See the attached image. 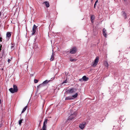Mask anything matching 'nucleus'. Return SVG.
Wrapping results in <instances>:
<instances>
[{
    "mask_svg": "<svg viewBox=\"0 0 130 130\" xmlns=\"http://www.w3.org/2000/svg\"><path fill=\"white\" fill-rule=\"evenodd\" d=\"M74 114H71L69 117L68 119L69 120H71L74 118Z\"/></svg>",
    "mask_w": 130,
    "mask_h": 130,
    "instance_id": "obj_14",
    "label": "nucleus"
},
{
    "mask_svg": "<svg viewBox=\"0 0 130 130\" xmlns=\"http://www.w3.org/2000/svg\"><path fill=\"white\" fill-rule=\"evenodd\" d=\"M27 108V106H26L23 109L21 113H23L26 110Z\"/></svg>",
    "mask_w": 130,
    "mask_h": 130,
    "instance_id": "obj_20",
    "label": "nucleus"
},
{
    "mask_svg": "<svg viewBox=\"0 0 130 130\" xmlns=\"http://www.w3.org/2000/svg\"><path fill=\"white\" fill-rule=\"evenodd\" d=\"M76 60V59H72L71 57L70 58V60L71 62L75 61Z\"/></svg>",
    "mask_w": 130,
    "mask_h": 130,
    "instance_id": "obj_17",
    "label": "nucleus"
},
{
    "mask_svg": "<svg viewBox=\"0 0 130 130\" xmlns=\"http://www.w3.org/2000/svg\"><path fill=\"white\" fill-rule=\"evenodd\" d=\"M77 95H78V94L77 93H76L75 94L73 95L72 96V98H75L77 96Z\"/></svg>",
    "mask_w": 130,
    "mask_h": 130,
    "instance_id": "obj_19",
    "label": "nucleus"
},
{
    "mask_svg": "<svg viewBox=\"0 0 130 130\" xmlns=\"http://www.w3.org/2000/svg\"><path fill=\"white\" fill-rule=\"evenodd\" d=\"M0 41L2 42V38L1 37L0 38Z\"/></svg>",
    "mask_w": 130,
    "mask_h": 130,
    "instance_id": "obj_27",
    "label": "nucleus"
},
{
    "mask_svg": "<svg viewBox=\"0 0 130 130\" xmlns=\"http://www.w3.org/2000/svg\"><path fill=\"white\" fill-rule=\"evenodd\" d=\"M9 90L11 93H14L18 91V89L17 86L16 85H14L13 88H11L9 89Z\"/></svg>",
    "mask_w": 130,
    "mask_h": 130,
    "instance_id": "obj_1",
    "label": "nucleus"
},
{
    "mask_svg": "<svg viewBox=\"0 0 130 130\" xmlns=\"http://www.w3.org/2000/svg\"><path fill=\"white\" fill-rule=\"evenodd\" d=\"M86 124V123L85 122L83 123H82L80 124L79 126V127L81 129H83L85 126Z\"/></svg>",
    "mask_w": 130,
    "mask_h": 130,
    "instance_id": "obj_4",
    "label": "nucleus"
},
{
    "mask_svg": "<svg viewBox=\"0 0 130 130\" xmlns=\"http://www.w3.org/2000/svg\"><path fill=\"white\" fill-rule=\"evenodd\" d=\"M82 80H83V77L82 78H80L79 79V81H82Z\"/></svg>",
    "mask_w": 130,
    "mask_h": 130,
    "instance_id": "obj_26",
    "label": "nucleus"
},
{
    "mask_svg": "<svg viewBox=\"0 0 130 130\" xmlns=\"http://www.w3.org/2000/svg\"><path fill=\"white\" fill-rule=\"evenodd\" d=\"M82 77L83 80L84 81H86L89 79L86 76H84Z\"/></svg>",
    "mask_w": 130,
    "mask_h": 130,
    "instance_id": "obj_10",
    "label": "nucleus"
},
{
    "mask_svg": "<svg viewBox=\"0 0 130 130\" xmlns=\"http://www.w3.org/2000/svg\"><path fill=\"white\" fill-rule=\"evenodd\" d=\"M10 61V59H8V63H9Z\"/></svg>",
    "mask_w": 130,
    "mask_h": 130,
    "instance_id": "obj_28",
    "label": "nucleus"
},
{
    "mask_svg": "<svg viewBox=\"0 0 130 130\" xmlns=\"http://www.w3.org/2000/svg\"><path fill=\"white\" fill-rule=\"evenodd\" d=\"M76 91V89L74 88H71L68 91L70 93H72Z\"/></svg>",
    "mask_w": 130,
    "mask_h": 130,
    "instance_id": "obj_7",
    "label": "nucleus"
},
{
    "mask_svg": "<svg viewBox=\"0 0 130 130\" xmlns=\"http://www.w3.org/2000/svg\"><path fill=\"white\" fill-rule=\"evenodd\" d=\"M124 1H125L126 0H124Z\"/></svg>",
    "mask_w": 130,
    "mask_h": 130,
    "instance_id": "obj_37",
    "label": "nucleus"
},
{
    "mask_svg": "<svg viewBox=\"0 0 130 130\" xmlns=\"http://www.w3.org/2000/svg\"><path fill=\"white\" fill-rule=\"evenodd\" d=\"M11 34L10 32H7L6 33V37L9 38L11 37Z\"/></svg>",
    "mask_w": 130,
    "mask_h": 130,
    "instance_id": "obj_11",
    "label": "nucleus"
},
{
    "mask_svg": "<svg viewBox=\"0 0 130 130\" xmlns=\"http://www.w3.org/2000/svg\"><path fill=\"white\" fill-rule=\"evenodd\" d=\"M96 3H95V4H94V5L95 6H96Z\"/></svg>",
    "mask_w": 130,
    "mask_h": 130,
    "instance_id": "obj_34",
    "label": "nucleus"
},
{
    "mask_svg": "<svg viewBox=\"0 0 130 130\" xmlns=\"http://www.w3.org/2000/svg\"><path fill=\"white\" fill-rule=\"evenodd\" d=\"M49 81H48L47 80H45V81H44L42 84H40L38 86V88L40 87L43 86H44V84L48 83L49 82Z\"/></svg>",
    "mask_w": 130,
    "mask_h": 130,
    "instance_id": "obj_5",
    "label": "nucleus"
},
{
    "mask_svg": "<svg viewBox=\"0 0 130 130\" xmlns=\"http://www.w3.org/2000/svg\"><path fill=\"white\" fill-rule=\"evenodd\" d=\"M46 127L43 126L42 129L41 130H46Z\"/></svg>",
    "mask_w": 130,
    "mask_h": 130,
    "instance_id": "obj_21",
    "label": "nucleus"
},
{
    "mask_svg": "<svg viewBox=\"0 0 130 130\" xmlns=\"http://www.w3.org/2000/svg\"><path fill=\"white\" fill-rule=\"evenodd\" d=\"M13 47V46H12L11 47V48H12Z\"/></svg>",
    "mask_w": 130,
    "mask_h": 130,
    "instance_id": "obj_35",
    "label": "nucleus"
},
{
    "mask_svg": "<svg viewBox=\"0 0 130 130\" xmlns=\"http://www.w3.org/2000/svg\"><path fill=\"white\" fill-rule=\"evenodd\" d=\"M1 103V100L0 99V104Z\"/></svg>",
    "mask_w": 130,
    "mask_h": 130,
    "instance_id": "obj_33",
    "label": "nucleus"
},
{
    "mask_svg": "<svg viewBox=\"0 0 130 130\" xmlns=\"http://www.w3.org/2000/svg\"><path fill=\"white\" fill-rule=\"evenodd\" d=\"M54 55L53 53L52 55L51 56V58L50 59L51 61H53L54 59Z\"/></svg>",
    "mask_w": 130,
    "mask_h": 130,
    "instance_id": "obj_16",
    "label": "nucleus"
},
{
    "mask_svg": "<svg viewBox=\"0 0 130 130\" xmlns=\"http://www.w3.org/2000/svg\"><path fill=\"white\" fill-rule=\"evenodd\" d=\"M1 13L0 12V16L1 15Z\"/></svg>",
    "mask_w": 130,
    "mask_h": 130,
    "instance_id": "obj_36",
    "label": "nucleus"
},
{
    "mask_svg": "<svg viewBox=\"0 0 130 130\" xmlns=\"http://www.w3.org/2000/svg\"><path fill=\"white\" fill-rule=\"evenodd\" d=\"M47 123V120L45 119L43 123V126L46 127V124Z\"/></svg>",
    "mask_w": 130,
    "mask_h": 130,
    "instance_id": "obj_12",
    "label": "nucleus"
},
{
    "mask_svg": "<svg viewBox=\"0 0 130 130\" xmlns=\"http://www.w3.org/2000/svg\"><path fill=\"white\" fill-rule=\"evenodd\" d=\"M95 19V16L94 15H92L91 17V22L92 23H93L94 22L93 20Z\"/></svg>",
    "mask_w": 130,
    "mask_h": 130,
    "instance_id": "obj_13",
    "label": "nucleus"
},
{
    "mask_svg": "<svg viewBox=\"0 0 130 130\" xmlns=\"http://www.w3.org/2000/svg\"><path fill=\"white\" fill-rule=\"evenodd\" d=\"M74 98H73L72 96H69L67 97H66L65 98V100H71L73 99Z\"/></svg>",
    "mask_w": 130,
    "mask_h": 130,
    "instance_id": "obj_9",
    "label": "nucleus"
},
{
    "mask_svg": "<svg viewBox=\"0 0 130 130\" xmlns=\"http://www.w3.org/2000/svg\"><path fill=\"white\" fill-rule=\"evenodd\" d=\"M103 35L106 38L107 35L106 34V30L105 28H104L103 30Z\"/></svg>",
    "mask_w": 130,
    "mask_h": 130,
    "instance_id": "obj_8",
    "label": "nucleus"
},
{
    "mask_svg": "<svg viewBox=\"0 0 130 130\" xmlns=\"http://www.w3.org/2000/svg\"><path fill=\"white\" fill-rule=\"evenodd\" d=\"M122 14L124 16V17L125 18H126V13L124 12H122Z\"/></svg>",
    "mask_w": 130,
    "mask_h": 130,
    "instance_id": "obj_18",
    "label": "nucleus"
},
{
    "mask_svg": "<svg viewBox=\"0 0 130 130\" xmlns=\"http://www.w3.org/2000/svg\"><path fill=\"white\" fill-rule=\"evenodd\" d=\"M67 82V79H66L62 83V84L64 83H66Z\"/></svg>",
    "mask_w": 130,
    "mask_h": 130,
    "instance_id": "obj_24",
    "label": "nucleus"
},
{
    "mask_svg": "<svg viewBox=\"0 0 130 130\" xmlns=\"http://www.w3.org/2000/svg\"><path fill=\"white\" fill-rule=\"evenodd\" d=\"M23 121V119H21L20 120H19V124H20V125H21V123L22 122V121Z\"/></svg>",
    "mask_w": 130,
    "mask_h": 130,
    "instance_id": "obj_22",
    "label": "nucleus"
},
{
    "mask_svg": "<svg viewBox=\"0 0 130 130\" xmlns=\"http://www.w3.org/2000/svg\"><path fill=\"white\" fill-rule=\"evenodd\" d=\"M37 28V27L34 24L33 26V28H32V35H34L36 32V29Z\"/></svg>",
    "mask_w": 130,
    "mask_h": 130,
    "instance_id": "obj_6",
    "label": "nucleus"
},
{
    "mask_svg": "<svg viewBox=\"0 0 130 130\" xmlns=\"http://www.w3.org/2000/svg\"><path fill=\"white\" fill-rule=\"evenodd\" d=\"M99 58L98 57H96L93 62V63L92 66L93 67H95L99 61Z\"/></svg>",
    "mask_w": 130,
    "mask_h": 130,
    "instance_id": "obj_2",
    "label": "nucleus"
},
{
    "mask_svg": "<svg viewBox=\"0 0 130 130\" xmlns=\"http://www.w3.org/2000/svg\"><path fill=\"white\" fill-rule=\"evenodd\" d=\"M2 124H0V128L2 126Z\"/></svg>",
    "mask_w": 130,
    "mask_h": 130,
    "instance_id": "obj_31",
    "label": "nucleus"
},
{
    "mask_svg": "<svg viewBox=\"0 0 130 130\" xmlns=\"http://www.w3.org/2000/svg\"><path fill=\"white\" fill-rule=\"evenodd\" d=\"M92 0H91L92 1Z\"/></svg>",
    "mask_w": 130,
    "mask_h": 130,
    "instance_id": "obj_38",
    "label": "nucleus"
},
{
    "mask_svg": "<svg viewBox=\"0 0 130 130\" xmlns=\"http://www.w3.org/2000/svg\"><path fill=\"white\" fill-rule=\"evenodd\" d=\"M105 65L107 67H108V63L107 62H106L105 63Z\"/></svg>",
    "mask_w": 130,
    "mask_h": 130,
    "instance_id": "obj_23",
    "label": "nucleus"
},
{
    "mask_svg": "<svg viewBox=\"0 0 130 130\" xmlns=\"http://www.w3.org/2000/svg\"><path fill=\"white\" fill-rule=\"evenodd\" d=\"M44 3L45 4V5L46 7H49L50 5L49 3L47 2H45L43 3Z\"/></svg>",
    "mask_w": 130,
    "mask_h": 130,
    "instance_id": "obj_15",
    "label": "nucleus"
},
{
    "mask_svg": "<svg viewBox=\"0 0 130 130\" xmlns=\"http://www.w3.org/2000/svg\"><path fill=\"white\" fill-rule=\"evenodd\" d=\"M98 2V0H96V1H95V3H96Z\"/></svg>",
    "mask_w": 130,
    "mask_h": 130,
    "instance_id": "obj_29",
    "label": "nucleus"
},
{
    "mask_svg": "<svg viewBox=\"0 0 130 130\" xmlns=\"http://www.w3.org/2000/svg\"><path fill=\"white\" fill-rule=\"evenodd\" d=\"M34 82L35 83H38V80L37 79H35L34 80Z\"/></svg>",
    "mask_w": 130,
    "mask_h": 130,
    "instance_id": "obj_25",
    "label": "nucleus"
},
{
    "mask_svg": "<svg viewBox=\"0 0 130 130\" xmlns=\"http://www.w3.org/2000/svg\"><path fill=\"white\" fill-rule=\"evenodd\" d=\"M77 51L76 48L75 47H73L71 48L70 52V53L71 54H73L75 53Z\"/></svg>",
    "mask_w": 130,
    "mask_h": 130,
    "instance_id": "obj_3",
    "label": "nucleus"
},
{
    "mask_svg": "<svg viewBox=\"0 0 130 130\" xmlns=\"http://www.w3.org/2000/svg\"><path fill=\"white\" fill-rule=\"evenodd\" d=\"M2 56H3V55L2 56H1V57H0V58H2Z\"/></svg>",
    "mask_w": 130,
    "mask_h": 130,
    "instance_id": "obj_32",
    "label": "nucleus"
},
{
    "mask_svg": "<svg viewBox=\"0 0 130 130\" xmlns=\"http://www.w3.org/2000/svg\"><path fill=\"white\" fill-rule=\"evenodd\" d=\"M95 7H96V6H95L94 5V8H95Z\"/></svg>",
    "mask_w": 130,
    "mask_h": 130,
    "instance_id": "obj_30",
    "label": "nucleus"
}]
</instances>
